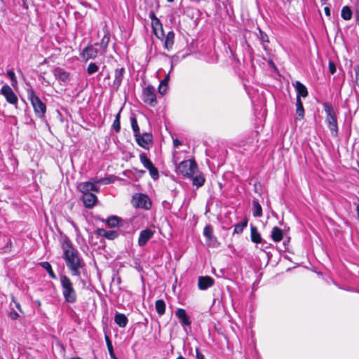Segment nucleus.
<instances>
[{
	"label": "nucleus",
	"mask_w": 359,
	"mask_h": 359,
	"mask_svg": "<svg viewBox=\"0 0 359 359\" xmlns=\"http://www.w3.org/2000/svg\"><path fill=\"white\" fill-rule=\"evenodd\" d=\"M176 317L180 320L182 325L190 326L191 321L189 316H187L186 311L184 309L179 308L175 311Z\"/></svg>",
	"instance_id": "obj_19"
},
{
	"label": "nucleus",
	"mask_w": 359,
	"mask_h": 359,
	"mask_svg": "<svg viewBox=\"0 0 359 359\" xmlns=\"http://www.w3.org/2000/svg\"><path fill=\"white\" fill-rule=\"evenodd\" d=\"M55 78L65 83H67L70 81V74L69 72L65 71L60 67H56L53 70Z\"/></svg>",
	"instance_id": "obj_13"
},
{
	"label": "nucleus",
	"mask_w": 359,
	"mask_h": 359,
	"mask_svg": "<svg viewBox=\"0 0 359 359\" xmlns=\"http://www.w3.org/2000/svg\"><path fill=\"white\" fill-rule=\"evenodd\" d=\"M35 303L37 304L38 306H41V302L40 300L35 301Z\"/></svg>",
	"instance_id": "obj_56"
},
{
	"label": "nucleus",
	"mask_w": 359,
	"mask_h": 359,
	"mask_svg": "<svg viewBox=\"0 0 359 359\" xmlns=\"http://www.w3.org/2000/svg\"><path fill=\"white\" fill-rule=\"evenodd\" d=\"M325 13L327 16H330V9L329 7L326 6L324 8Z\"/></svg>",
	"instance_id": "obj_53"
},
{
	"label": "nucleus",
	"mask_w": 359,
	"mask_h": 359,
	"mask_svg": "<svg viewBox=\"0 0 359 359\" xmlns=\"http://www.w3.org/2000/svg\"><path fill=\"white\" fill-rule=\"evenodd\" d=\"M257 36L262 43L263 48L264 50H266L267 46L265 45V43H269V39L268 35L264 32H263L260 28H258V33L257 34Z\"/></svg>",
	"instance_id": "obj_31"
},
{
	"label": "nucleus",
	"mask_w": 359,
	"mask_h": 359,
	"mask_svg": "<svg viewBox=\"0 0 359 359\" xmlns=\"http://www.w3.org/2000/svg\"><path fill=\"white\" fill-rule=\"evenodd\" d=\"M155 308L157 313L161 316L165 312V303L163 299H158L155 302Z\"/></svg>",
	"instance_id": "obj_32"
},
{
	"label": "nucleus",
	"mask_w": 359,
	"mask_h": 359,
	"mask_svg": "<svg viewBox=\"0 0 359 359\" xmlns=\"http://www.w3.org/2000/svg\"><path fill=\"white\" fill-rule=\"evenodd\" d=\"M186 15L187 17L196 22L201 16V12L198 8L191 7L187 8Z\"/></svg>",
	"instance_id": "obj_26"
},
{
	"label": "nucleus",
	"mask_w": 359,
	"mask_h": 359,
	"mask_svg": "<svg viewBox=\"0 0 359 359\" xmlns=\"http://www.w3.org/2000/svg\"><path fill=\"white\" fill-rule=\"evenodd\" d=\"M248 219L245 217L242 222L236 224L234 226L233 234H241L243 233L244 229L247 227Z\"/></svg>",
	"instance_id": "obj_28"
},
{
	"label": "nucleus",
	"mask_w": 359,
	"mask_h": 359,
	"mask_svg": "<svg viewBox=\"0 0 359 359\" xmlns=\"http://www.w3.org/2000/svg\"><path fill=\"white\" fill-rule=\"evenodd\" d=\"M142 100L150 106H155L157 104L155 88L149 85L144 88L142 92Z\"/></svg>",
	"instance_id": "obj_7"
},
{
	"label": "nucleus",
	"mask_w": 359,
	"mask_h": 359,
	"mask_svg": "<svg viewBox=\"0 0 359 359\" xmlns=\"http://www.w3.org/2000/svg\"><path fill=\"white\" fill-rule=\"evenodd\" d=\"M293 86L297 91V99L302 97H306L308 96V90L306 87L300 81H297Z\"/></svg>",
	"instance_id": "obj_20"
},
{
	"label": "nucleus",
	"mask_w": 359,
	"mask_h": 359,
	"mask_svg": "<svg viewBox=\"0 0 359 359\" xmlns=\"http://www.w3.org/2000/svg\"><path fill=\"white\" fill-rule=\"evenodd\" d=\"M11 246H12V241L11 239H8L7 245L5 248V249H6V250H5V251L6 252L7 250H10Z\"/></svg>",
	"instance_id": "obj_52"
},
{
	"label": "nucleus",
	"mask_w": 359,
	"mask_h": 359,
	"mask_svg": "<svg viewBox=\"0 0 359 359\" xmlns=\"http://www.w3.org/2000/svg\"><path fill=\"white\" fill-rule=\"evenodd\" d=\"M109 77H110V75H109V74H108L106 76L105 79H109Z\"/></svg>",
	"instance_id": "obj_60"
},
{
	"label": "nucleus",
	"mask_w": 359,
	"mask_h": 359,
	"mask_svg": "<svg viewBox=\"0 0 359 359\" xmlns=\"http://www.w3.org/2000/svg\"><path fill=\"white\" fill-rule=\"evenodd\" d=\"M133 205L135 208H141L144 210H150L152 205V202L149 196L144 194L137 193L132 198Z\"/></svg>",
	"instance_id": "obj_6"
},
{
	"label": "nucleus",
	"mask_w": 359,
	"mask_h": 359,
	"mask_svg": "<svg viewBox=\"0 0 359 359\" xmlns=\"http://www.w3.org/2000/svg\"><path fill=\"white\" fill-rule=\"evenodd\" d=\"M122 219L117 216H110L106 219V223L111 228L121 226Z\"/></svg>",
	"instance_id": "obj_25"
},
{
	"label": "nucleus",
	"mask_w": 359,
	"mask_h": 359,
	"mask_svg": "<svg viewBox=\"0 0 359 359\" xmlns=\"http://www.w3.org/2000/svg\"><path fill=\"white\" fill-rule=\"evenodd\" d=\"M252 215L255 217L262 216V208L257 199H253L252 202Z\"/></svg>",
	"instance_id": "obj_27"
},
{
	"label": "nucleus",
	"mask_w": 359,
	"mask_h": 359,
	"mask_svg": "<svg viewBox=\"0 0 359 359\" xmlns=\"http://www.w3.org/2000/svg\"><path fill=\"white\" fill-rule=\"evenodd\" d=\"M40 265L47 271L50 277L53 279L56 278V275L54 273L50 264L48 262H43L40 263Z\"/></svg>",
	"instance_id": "obj_36"
},
{
	"label": "nucleus",
	"mask_w": 359,
	"mask_h": 359,
	"mask_svg": "<svg viewBox=\"0 0 359 359\" xmlns=\"http://www.w3.org/2000/svg\"><path fill=\"white\" fill-rule=\"evenodd\" d=\"M357 21H358V25L359 26V18L357 19Z\"/></svg>",
	"instance_id": "obj_62"
},
{
	"label": "nucleus",
	"mask_w": 359,
	"mask_h": 359,
	"mask_svg": "<svg viewBox=\"0 0 359 359\" xmlns=\"http://www.w3.org/2000/svg\"><path fill=\"white\" fill-rule=\"evenodd\" d=\"M140 160L144 168L148 169L151 168L154 164L153 163L147 158V155L144 153H142L140 154Z\"/></svg>",
	"instance_id": "obj_40"
},
{
	"label": "nucleus",
	"mask_w": 359,
	"mask_h": 359,
	"mask_svg": "<svg viewBox=\"0 0 359 359\" xmlns=\"http://www.w3.org/2000/svg\"><path fill=\"white\" fill-rule=\"evenodd\" d=\"M250 238L252 242L255 243H261L262 242L261 234L258 232L257 228L252 224L250 225Z\"/></svg>",
	"instance_id": "obj_22"
},
{
	"label": "nucleus",
	"mask_w": 359,
	"mask_h": 359,
	"mask_svg": "<svg viewBox=\"0 0 359 359\" xmlns=\"http://www.w3.org/2000/svg\"><path fill=\"white\" fill-rule=\"evenodd\" d=\"M177 359H186L185 358H184L182 355H180L177 358Z\"/></svg>",
	"instance_id": "obj_58"
},
{
	"label": "nucleus",
	"mask_w": 359,
	"mask_h": 359,
	"mask_svg": "<svg viewBox=\"0 0 359 359\" xmlns=\"http://www.w3.org/2000/svg\"><path fill=\"white\" fill-rule=\"evenodd\" d=\"M13 301H14V302H15V304L16 308H17L20 311H22L21 306H20V303H18V302H15V301L14 300V298H13Z\"/></svg>",
	"instance_id": "obj_54"
},
{
	"label": "nucleus",
	"mask_w": 359,
	"mask_h": 359,
	"mask_svg": "<svg viewBox=\"0 0 359 359\" xmlns=\"http://www.w3.org/2000/svg\"><path fill=\"white\" fill-rule=\"evenodd\" d=\"M121 111H122V108L120 109L119 111L116 115L115 119L114 120V122H113V124H112V128L116 133H119L120 130H121L120 118H121Z\"/></svg>",
	"instance_id": "obj_37"
},
{
	"label": "nucleus",
	"mask_w": 359,
	"mask_h": 359,
	"mask_svg": "<svg viewBox=\"0 0 359 359\" xmlns=\"http://www.w3.org/2000/svg\"><path fill=\"white\" fill-rule=\"evenodd\" d=\"M60 280L65 301L70 304L75 303L77 301V294L71 279L65 274H60Z\"/></svg>",
	"instance_id": "obj_2"
},
{
	"label": "nucleus",
	"mask_w": 359,
	"mask_h": 359,
	"mask_svg": "<svg viewBox=\"0 0 359 359\" xmlns=\"http://www.w3.org/2000/svg\"><path fill=\"white\" fill-rule=\"evenodd\" d=\"M8 316L11 320H16L19 317V314L13 309H11L8 313Z\"/></svg>",
	"instance_id": "obj_45"
},
{
	"label": "nucleus",
	"mask_w": 359,
	"mask_h": 359,
	"mask_svg": "<svg viewBox=\"0 0 359 359\" xmlns=\"http://www.w3.org/2000/svg\"><path fill=\"white\" fill-rule=\"evenodd\" d=\"M196 359H205L204 355L199 352L198 349H196Z\"/></svg>",
	"instance_id": "obj_50"
},
{
	"label": "nucleus",
	"mask_w": 359,
	"mask_h": 359,
	"mask_svg": "<svg viewBox=\"0 0 359 359\" xmlns=\"http://www.w3.org/2000/svg\"><path fill=\"white\" fill-rule=\"evenodd\" d=\"M152 31L154 35L158 39L162 40L164 36V32L162 23L160 22V26H155L154 24L151 25Z\"/></svg>",
	"instance_id": "obj_33"
},
{
	"label": "nucleus",
	"mask_w": 359,
	"mask_h": 359,
	"mask_svg": "<svg viewBox=\"0 0 359 359\" xmlns=\"http://www.w3.org/2000/svg\"><path fill=\"white\" fill-rule=\"evenodd\" d=\"M99 70L98 65L95 62H90L86 69L87 73L89 75H91L95 72H97Z\"/></svg>",
	"instance_id": "obj_41"
},
{
	"label": "nucleus",
	"mask_w": 359,
	"mask_h": 359,
	"mask_svg": "<svg viewBox=\"0 0 359 359\" xmlns=\"http://www.w3.org/2000/svg\"><path fill=\"white\" fill-rule=\"evenodd\" d=\"M165 203H166V201L163 202V205H165Z\"/></svg>",
	"instance_id": "obj_63"
},
{
	"label": "nucleus",
	"mask_w": 359,
	"mask_h": 359,
	"mask_svg": "<svg viewBox=\"0 0 359 359\" xmlns=\"http://www.w3.org/2000/svg\"><path fill=\"white\" fill-rule=\"evenodd\" d=\"M104 339L106 341L107 347L111 359H118L114 353L112 342L109 336L105 335Z\"/></svg>",
	"instance_id": "obj_34"
},
{
	"label": "nucleus",
	"mask_w": 359,
	"mask_h": 359,
	"mask_svg": "<svg viewBox=\"0 0 359 359\" xmlns=\"http://www.w3.org/2000/svg\"><path fill=\"white\" fill-rule=\"evenodd\" d=\"M203 235L208 241L216 240V237L213 235V229L211 225H206L203 229Z\"/></svg>",
	"instance_id": "obj_30"
},
{
	"label": "nucleus",
	"mask_w": 359,
	"mask_h": 359,
	"mask_svg": "<svg viewBox=\"0 0 359 359\" xmlns=\"http://www.w3.org/2000/svg\"><path fill=\"white\" fill-rule=\"evenodd\" d=\"M114 322L117 324L120 327H126L128 320L126 316L123 313H116L114 316Z\"/></svg>",
	"instance_id": "obj_21"
},
{
	"label": "nucleus",
	"mask_w": 359,
	"mask_h": 359,
	"mask_svg": "<svg viewBox=\"0 0 359 359\" xmlns=\"http://www.w3.org/2000/svg\"><path fill=\"white\" fill-rule=\"evenodd\" d=\"M61 247L63 250L62 258L65 261L67 267L72 272V276L79 277L80 269L85 266V263L79 251L68 238L62 241Z\"/></svg>",
	"instance_id": "obj_1"
},
{
	"label": "nucleus",
	"mask_w": 359,
	"mask_h": 359,
	"mask_svg": "<svg viewBox=\"0 0 359 359\" xmlns=\"http://www.w3.org/2000/svg\"><path fill=\"white\" fill-rule=\"evenodd\" d=\"M78 189L83 194L91 193V191L99 192V188L90 182H85L80 183Z\"/></svg>",
	"instance_id": "obj_14"
},
{
	"label": "nucleus",
	"mask_w": 359,
	"mask_h": 359,
	"mask_svg": "<svg viewBox=\"0 0 359 359\" xmlns=\"http://www.w3.org/2000/svg\"><path fill=\"white\" fill-rule=\"evenodd\" d=\"M103 30H104V34L100 43H96L95 44V46H100V54L106 53L109 43L110 41V32L108 29L107 25L104 26Z\"/></svg>",
	"instance_id": "obj_10"
},
{
	"label": "nucleus",
	"mask_w": 359,
	"mask_h": 359,
	"mask_svg": "<svg viewBox=\"0 0 359 359\" xmlns=\"http://www.w3.org/2000/svg\"><path fill=\"white\" fill-rule=\"evenodd\" d=\"M357 217L359 219V204L356 205Z\"/></svg>",
	"instance_id": "obj_55"
},
{
	"label": "nucleus",
	"mask_w": 359,
	"mask_h": 359,
	"mask_svg": "<svg viewBox=\"0 0 359 359\" xmlns=\"http://www.w3.org/2000/svg\"><path fill=\"white\" fill-rule=\"evenodd\" d=\"M271 238L276 243L280 242L283 238V230L278 226H274L271 233Z\"/></svg>",
	"instance_id": "obj_23"
},
{
	"label": "nucleus",
	"mask_w": 359,
	"mask_h": 359,
	"mask_svg": "<svg viewBox=\"0 0 359 359\" xmlns=\"http://www.w3.org/2000/svg\"><path fill=\"white\" fill-rule=\"evenodd\" d=\"M83 205L87 208H92L97 203V198L93 193L84 194L82 196Z\"/></svg>",
	"instance_id": "obj_18"
},
{
	"label": "nucleus",
	"mask_w": 359,
	"mask_h": 359,
	"mask_svg": "<svg viewBox=\"0 0 359 359\" xmlns=\"http://www.w3.org/2000/svg\"><path fill=\"white\" fill-rule=\"evenodd\" d=\"M181 144V142L178 139L176 138L173 140V145L175 147H178Z\"/></svg>",
	"instance_id": "obj_51"
},
{
	"label": "nucleus",
	"mask_w": 359,
	"mask_h": 359,
	"mask_svg": "<svg viewBox=\"0 0 359 359\" xmlns=\"http://www.w3.org/2000/svg\"><path fill=\"white\" fill-rule=\"evenodd\" d=\"M215 283V280L210 276H200L198 277V286L201 290H207L212 287Z\"/></svg>",
	"instance_id": "obj_17"
},
{
	"label": "nucleus",
	"mask_w": 359,
	"mask_h": 359,
	"mask_svg": "<svg viewBox=\"0 0 359 359\" xmlns=\"http://www.w3.org/2000/svg\"><path fill=\"white\" fill-rule=\"evenodd\" d=\"M168 2L172 3L174 1V0H167Z\"/></svg>",
	"instance_id": "obj_61"
},
{
	"label": "nucleus",
	"mask_w": 359,
	"mask_h": 359,
	"mask_svg": "<svg viewBox=\"0 0 359 359\" xmlns=\"http://www.w3.org/2000/svg\"><path fill=\"white\" fill-rule=\"evenodd\" d=\"M27 97L31 102V104L34 108L36 116L40 118L45 116L46 112V105L42 100L37 96L35 91L32 88L27 90Z\"/></svg>",
	"instance_id": "obj_3"
},
{
	"label": "nucleus",
	"mask_w": 359,
	"mask_h": 359,
	"mask_svg": "<svg viewBox=\"0 0 359 359\" xmlns=\"http://www.w3.org/2000/svg\"><path fill=\"white\" fill-rule=\"evenodd\" d=\"M154 231L149 229L142 230L140 233L138 245L140 247L144 246L147 242L153 237Z\"/></svg>",
	"instance_id": "obj_16"
},
{
	"label": "nucleus",
	"mask_w": 359,
	"mask_h": 359,
	"mask_svg": "<svg viewBox=\"0 0 359 359\" xmlns=\"http://www.w3.org/2000/svg\"><path fill=\"white\" fill-rule=\"evenodd\" d=\"M7 76L10 78L11 81V84L13 86H15L18 83L17 78L15 75V73L13 70L7 71Z\"/></svg>",
	"instance_id": "obj_43"
},
{
	"label": "nucleus",
	"mask_w": 359,
	"mask_h": 359,
	"mask_svg": "<svg viewBox=\"0 0 359 359\" xmlns=\"http://www.w3.org/2000/svg\"><path fill=\"white\" fill-rule=\"evenodd\" d=\"M135 137L138 145L145 149H149L153 144V135L150 133H140Z\"/></svg>",
	"instance_id": "obj_8"
},
{
	"label": "nucleus",
	"mask_w": 359,
	"mask_h": 359,
	"mask_svg": "<svg viewBox=\"0 0 359 359\" xmlns=\"http://www.w3.org/2000/svg\"><path fill=\"white\" fill-rule=\"evenodd\" d=\"M149 18L151 19V25L154 24L155 26H160V20L156 16L153 11L149 13Z\"/></svg>",
	"instance_id": "obj_44"
},
{
	"label": "nucleus",
	"mask_w": 359,
	"mask_h": 359,
	"mask_svg": "<svg viewBox=\"0 0 359 359\" xmlns=\"http://www.w3.org/2000/svg\"><path fill=\"white\" fill-rule=\"evenodd\" d=\"M168 76H166L161 81V83L159 85V86H165L167 87V84H168Z\"/></svg>",
	"instance_id": "obj_49"
},
{
	"label": "nucleus",
	"mask_w": 359,
	"mask_h": 359,
	"mask_svg": "<svg viewBox=\"0 0 359 359\" xmlns=\"http://www.w3.org/2000/svg\"><path fill=\"white\" fill-rule=\"evenodd\" d=\"M328 67H329V72H330L331 74H335L337 69H336V65L334 62L329 61Z\"/></svg>",
	"instance_id": "obj_46"
},
{
	"label": "nucleus",
	"mask_w": 359,
	"mask_h": 359,
	"mask_svg": "<svg viewBox=\"0 0 359 359\" xmlns=\"http://www.w3.org/2000/svg\"><path fill=\"white\" fill-rule=\"evenodd\" d=\"M269 63L271 67H275V65L272 60H269Z\"/></svg>",
	"instance_id": "obj_57"
},
{
	"label": "nucleus",
	"mask_w": 359,
	"mask_h": 359,
	"mask_svg": "<svg viewBox=\"0 0 359 359\" xmlns=\"http://www.w3.org/2000/svg\"><path fill=\"white\" fill-rule=\"evenodd\" d=\"M198 169V165L194 160L183 161L176 167L177 172L184 177H192Z\"/></svg>",
	"instance_id": "obj_5"
},
{
	"label": "nucleus",
	"mask_w": 359,
	"mask_h": 359,
	"mask_svg": "<svg viewBox=\"0 0 359 359\" xmlns=\"http://www.w3.org/2000/svg\"><path fill=\"white\" fill-rule=\"evenodd\" d=\"M167 91V87L165 86H158V92L161 95H164Z\"/></svg>",
	"instance_id": "obj_48"
},
{
	"label": "nucleus",
	"mask_w": 359,
	"mask_h": 359,
	"mask_svg": "<svg viewBox=\"0 0 359 359\" xmlns=\"http://www.w3.org/2000/svg\"><path fill=\"white\" fill-rule=\"evenodd\" d=\"M125 72L126 70L123 67L116 68L114 70V79L112 83V88L114 90L117 91L119 89L124 77Z\"/></svg>",
	"instance_id": "obj_11"
},
{
	"label": "nucleus",
	"mask_w": 359,
	"mask_h": 359,
	"mask_svg": "<svg viewBox=\"0 0 359 359\" xmlns=\"http://www.w3.org/2000/svg\"><path fill=\"white\" fill-rule=\"evenodd\" d=\"M147 170H149V174L153 180H156L158 179V170L154 165L151 168H149Z\"/></svg>",
	"instance_id": "obj_42"
},
{
	"label": "nucleus",
	"mask_w": 359,
	"mask_h": 359,
	"mask_svg": "<svg viewBox=\"0 0 359 359\" xmlns=\"http://www.w3.org/2000/svg\"><path fill=\"white\" fill-rule=\"evenodd\" d=\"M0 94L5 97L8 103L11 104H16L18 103V97L16 95L8 84H5L2 86L0 90Z\"/></svg>",
	"instance_id": "obj_9"
},
{
	"label": "nucleus",
	"mask_w": 359,
	"mask_h": 359,
	"mask_svg": "<svg viewBox=\"0 0 359 359\" xmlns=\"http://www.w3.org/2000/svg\"><path fill=\"white\" fill-rule=\"evenodd\" d=\"M296 114L297 116V118L302 119L304 117V109L300 98H298L296 100Z\"/></svg>",
	"instance_id": "obj_29"
},
{
	"label": "nucleus",
	"mask_w": 359,
	"mask_h": 359,
	"mask_svg": "<svg viewBox=\"0 0 359 359\" xmlns=\"http://www.w3.org/2000/svg\"><path fill=\"white\" fill-rule=\"evenodd\" d=\"M341 18L345 20H349L352 17V11L348 6H345L341 9Z\"/></svg>",
	"instance_id": "obj_39"
},
{
	"label": "nucleus",
	"mask_w": 359,
	"mask_h": 359,
	"mask_svg": "<svg viewBox=\"0 0 359 359\" xmlns=\"http://www.w3.org/2000/svg\"><path fill=\"white\" fill-rule=\"evenodd\" d=\"M130 123L133 131L134 133V136L137 137L138 134L140 133V128L138 126V123L137 121V118L134 114L130 116Z\"/></svg>",
	"instance_id": "obj_35"
},
{
	"label": "nucleus",
	"mask_w": 359,
	"mask_h": 359,
	"mask_svg": "<svg viewBox=\"0 0 359 359\" xmlns=\"http://www.w3.org/2000/svg\"><path fill=\"white\" fill-rule=\"evenodd\" d=\"M325 0H321V1H325Z\"/></svg>",
	"instance_id": "obj_64"
},
{
	"label": "nucleus",
	"mask_w": 359,
	"mask_h": 359,
	"mask_svg": "<svg viewBox=\"0 0 359 359\" xmlns=\"http://www.w3.org/2000/svg\"><path fill=\"white\" fill-rule=\"evenodd\" d=\"M133 170L135 173L137 175V177H141L145 174V171L143 170H138L137 168H133Z\"/></svg>",
	"instance_id": "obj_47"
},
{
	"label": "nucleus",
	"mask_w": 359,
	"mask_h": 359,
	"mask_svg": "<svg viewBox=\"0 0 359 359\" xmlns=\"http://www.w3.org/2000/svg\"><path fill=\"white\" fill-rule=\"evenodd\" d=\"M323 109L326 114L325 121L327 123V127L332 134L337 135L338 133V124L335 110L329 102L323 103Z\"/></svg>",
	"instance_id": "obj_4"
},
{
	"label": "nucleus",
	"mask_w": 359,
	"mask_h": 359,
	"mask_svg": "<svg viewBox=\"0 0 359 359\" xmlns=\"http://www.w3.org/2000/svg\"><path fill=\"white\" fill-rule=\"evenodd\" d=\"M175 32L173 31H170L168 32L165 37L164 41V48L167 50H170L172 48L175 40Z\"/></svg>",
	"instance_id": "obj_24"
},
{
	"label": "nucleus",
	"mask_w": 359,
	"mask_h": 359,
	"mask_svg": "<svg viewBox=\"0 0 359 359\" xmlns=\"http://www.w3.org/2000/svg\"><path fill=\"white\" fill-rule=\"evenodd\" d=\"M95 233L108 240H114L119 236V233L116 230H105L104 229H96Z\"/></svg>",
	"instance_id": "obj_15"
},
{
	"label": "nucleus",
	"mask_w": 359,
	"mask_h": 359,
	"mask_svg": "<svg viewBox=\"0 0 359 359\" xmlns=\"http://www.w3.org/2000/svg\"><path fill=\"white\" fill-rule=\"evenodd\" d=\"M190 178L192 179L193 184L196 186L197 187H202L204 184L205 181V177L202 175H196L195 177H194V175H193Z\"/></svg>",
	"instance_id": "obj_38"
},
{
	"label": "nucleus",
	"mask_w": 359,
	"mask_h": 359,
	"mask_svg": "<svg viewBox=\"0 0 359 359\" xmlns=\"http://www.w3.org/2000/svg\"><path fill=\"white\" fill-rule=\"evenodd\" d=\"M70 359H82V358L80 357H74V358H72Z\"/></svg>",
	"instance_id": "obj_59"
},
{
	"label": "nucleus",
	"mask_w": 359,
	"mask_h": 359,
	"mask_svg": "<svg viewBox=\"0 0 359 359\" xmlns=\"http://www.w3.org/2000/svg\"><path fill=\"white\" fill-rule=\"evenodd\" d=\"M98 52L97 48L92 45H88L83 50L81 56L86 62L90 59H95L97 56Z\"/></svg>",
	"instance_id": "obj_12"
}]
</instances>
